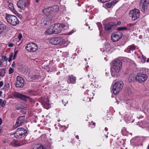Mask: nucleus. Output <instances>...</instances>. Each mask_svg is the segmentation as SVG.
I'll return each instance as SVG.
<instances>
[{
  "label": "nucleus",
  "mask_w": 149,
  "mask_h": 149,
  "mask_svg": "<svg viewBox=\"0 0 149 149\" xmlns=\"http://www.w3.org/2000/svg\"><path fill=\"white\" fill-rule=\"evenodd\" d=\"M42 104L44 108L48 109L49 105V100L48 98H46L42 101Z\"/></svg>",
  "instance_id": "aec40b11"
},
{
  "label": "nucleus",
  "mask_w": 149,
  "mask_h": 149,
  "mask_svg": "<svg viewBox=\"0 0 149 149\" xmlns=\"http://www.w3.org/2000/svg\"><path fill=\"white\" fill-rule=\"evenodd\" d=\"M52 19V17L51 15H46L41 19V23L42 25L45 26L49 23Z\"/></svg>",
  "instance_id": "6e6552de"
},
{
  "label": "nucleus",
  "mask_w": 149,
  "mask_h": 149,
  "mask_svg": "<svg viewBox=\"0 0 149 149\" xmlns=\"http://www.w3.org/2000/svg\"><path fill=\"white\" fill-rule=\"evenodd\" d=\"M112 6L111 4V3L108 2V3H107L106 4V6L107 7L109 8H111V7Z\"/></svg>",
  "instance_id": "2f4dec72"
},
{
  "label": "nucleus",
  "mask_w": 149,
  "mask_h": 149,
  "mask_svg": "<svg viewBox=\"0 0 149 149\" xmlns=\"http://www.w3.org/2000/svg\"><path fill=\"white\" fill-rule=\"evenodd\" d=\"M24 0H19L17 3V7L21 10H24L26 6V3H23Z\"/></svg>",
  "instance_id": "dca6fc26"
},
{
  "label": "nucleus",
  "mask_w": 149,
  "mask_h": 149,
  "mask_svg": "<svg viewBox=\"0 0 149 149\" xmlns=\"http://www.w3.org/2000/svg\"><path fill=\"white\" fill-rule=\"evenodd\" d=\"M2 120L1 118H0V125H1L2 123Z\"/></svg>",
  "instance_id": "de8ad7c7"
},
{
  "label": "nucleus",
  "mask_w": 149,
  "mask_h": 149,
  "mask_svg": "<svg viewBox=\"0 0 149 149\" xmlns=\"http://www.w3.org/2000/svg\"><path fill=\"white\" fill-rule=\"evenodd\" d=\"M11 61H12V58H9V59H8V61L9 62H11Z\"/></svg>",
  "instance_id": "09e8293b"
},
{
  "label": "nucleus",
  "mask_w": 149,
  "mask_h": 149,
  "mask_svg": "<svg viewBox=\"0 0 149 149\" xmlns=\"http://www.w3.org/2000/svg\"><path fill=\"white\" fill-rule=\"evenodd\" d=\"M127 29V28L126 27H120L117 29V30L119 31H122L123 30H126Z\"/></svg>",
  "instance_id": "c756f323"
},
{
  "label": "nucleus",
  "mask_w": 149,
  "mask_h": 149,
  "mask_svg": "<svg viewBox=\"0 0 149 149\" xmlns=\"http://www.w3.org/2000/svg\"><path fill=\"white\" fill-rule=\"evenodd\" d=\"M6 26L2 22L0 21V34L6 29Z\"/></svg>",
  "instance_id": "412c9836"
},
{
  "label": "nucleus",
  "mask_w": 149,
  "mask_h": 149,
  "mask_svg": "<svg viewBox=\"0 0 149 149\" xmlns=\"http://www.w3.org/2000/svg\"><path fill=\"white\" fill-rule=\"evenodd\" d=\"M2 62L1 59H0V65H2Z\"/></svg>",
  "instance_id": "3c124183"
},
{
  "label": "nucleus",
  "mask_w": 149,
  "mask_h": 149,
  "mask_svg": "<svg viewBox=\"0 0 149 149\" xmlns=\"http://www.w3.org/2000/svg\"><path fill=\"white\" fill-rule=\"evenodd\" d=\"M114 28V25L113 23H109L107 24L104 26L105 30L108 31H110L111 30H113Z\"/></svg>",
  "instance_id": "f3484780"
},
{
  "label": "nucleus",
  "mask_w": 149,
  "mask_h": 149,
  "mask_svg": "<svg viewBox=\"0 0 149 149\" xmlns=\"http://www.w3.org/2000/svg\"><path fill=\"white\" fill-rule=\"evenodd\" d=\"M2 130V127L1 126L0 127V133L1 132Z\"/></svg>",
  "instance_id": "864d4df0"
},
{
  "label": "nucleus",
  "mask_w": 149,
  "mask_h": 149,
  "mask_svg": "<svg viewBox=\"0 0 149 149\" xmlns=\"http://www.w3.org/2000/svg\"><path fill=\"white\" fill-rule=\"evenodd\" d=\"M22 37V34L21 33H20L18 36V38L19 40H20Z\"/></svg>",
  "instance_id": "58836bf2"
},
{
  "label": "nucleus",
  "mask_w": 149,
  "mask_h": 149,
  "mask_svg": "<svg viewBox=\"0 0 149 149\" xmlns=\"http://www.w3.org/2000/svg\"><path fill=\"white\" fill-rule=\"evenodd\" d=\"M106 137L107 138V136H106Z\"/></svg>",
  "instance_id": "69168bd1"
},
{
  "label": "nucleus",
  "mask_w": 149,
  "mask_h": 149,
  "mask_svg": "<svg viewBox=\"0 0 149 149\" xmlns=\"http://www.w3.org/2000/svg\"><path fill=\"white\" fill-rule=\"evenodd\" d=\"M13 45L14 44L13 43H10L8 44V46L9 47H12L13 46Z\"/></svg>",
  "instance_id": "a19ab883"
},
{
  "label": "nucleus",
  "mask_w": 149,
  "mask_h": 149,
  "mask_svg": "<svg viewBox=\"0 0 149 149\" xmlns=\"http://www.w3.org/2000/svg\"><path fill=\"white\" fill-rule=\"evenodd\" d=\"M147 62H149V60H147Z\"/></svg>",
  "instance_id": "680f3d73"
},
{
  "label": "nucleus",
  "mask_w": 149,
  "mask_h": 149,
  "mask_svg": "<svg viewBox=\"0 0 149 149\" xmlns=\"http://www.w3.org/2000/svg\"><path fill=\"white\" fill-rule=\"evenodd\" d=\"M6 102V100H4L3 101H2L0 104L2 107H3L5 106Z\"/></svg>",
  "instance_id": "7c9ffc66"
},
{
  "label": "nucleus",
  "mask_w": 149,
  "mask_h": 149,
  "mask_svg": "<svg viewBox=\"0 0 149 149\" xmlns=\"http://www.w3.org/2000/svg\"><path fill=\"white\" fill-rule=\"evenodd\" d=\"M117 1H116L114 0L113 1H112L111 2V3L112 5V6L114 5L117 3Z\"/></svg>",
  "instance_id": "4c0bfd02"
},
{
  "label": "nucleus",
  "mask_w": 149,
  "mask_h": 149,
  "mask_svg": "<svg viewBox=\"0 0 149 149\" xmlns=\"http://www.w3.org/2000/svg\"><path fill=\"white\" fill-rule=\"evenodd\" d=\"M64 41V40L63 39L60 37H57L54 38L50 39L49 40V42L50 43L53 45H56L59 44L60 45L62 44L61 42H63Z\"/></svg>",
  "instance_id": "1a4fd4ad"
},
{
  "label": "nucleus",
  "mask_w": 149,
  "mask_h": 149,
  "mask_svg": "<svg viewBox=\"0 0 149 149\" xmlns=\"http://www.w3.org/2000/svg\"><path fill=\"white\" fill-rule=\"evenodd\" d=\"M122 33L120 32H117L113 34L111 37V40L113 42H116L121 38Z\"/></svg>",
  "instance_id": "4468645a"
},
{
  "label": "nucleus",
  "mask_w": 149,
  "mask_h": 149,
  "mask_svg": "<svg viewBox=\"0 0 149 149\" xmlns=\"http://www.w3.org/2000/svg\"><path fill=\"white\" fill-rule=\"evenodd\" d=\"M2 58L3 61H6L8 60V58L6 56H2Z\"/></svg>",
  "instance_id": "473e14b6"
},
{
  "label": "nucleus",
  "mask_w": 149,
  "mask_h": 149,
  "mask_svg": "<svg viewBox=\"0 0 149 149\" xmlns=\"http://www.w3.org/2000/svg\"><path fill=\"white\" fill-rule=\"evenodd\" d=\"M60 26L61 24H60L55 25L53 27L54 34H57L61 32L62 29V28L60 27Z\"/></svg>",
  "instance_id": "2eb2a0df"
},
{
  "label": "nucleus",
  "mask_w": 149,
  "mask_h": 149,
  "mask_svg": "<svg viewBox=\"0 0 149 149\" xmlns=\"http://www.w3.org/2000/svg\"><path fill=\"white\" fill-rule=\"evenodd\" d=\"M9 8L11 9L12 10L14 8L13 5L12 3H10L8 5Z\"/></svg>",
  "instance_id": "f704fd0d"
},
{
  "label": "nucleus",
  "mask_w": 149,
  "mask_h": 149,
  "mask_svg": "<svg viewBox=\"0 0 149 149\" xmlns=\"http://www.w3.org/2000/svg\"><path fill=\"white\" fill-rule=\"evenodd\" d=\"M149 0H141L140 3V6L141 11L144 12L147 9L149 4Z\"/></svg>",
  "instance_id": "9d476101"
},
{
  "label": "nucleus",
  "mask_w": 149,
  "mask_h": 149,
  "mask_svg": "<svg viewBox=\"0 0 149 149\" xmlns=\"http://www.w3.org/2000/svg\"><path fill=\"white\" fill-rule=\"evenodd\" d=\"M134 80H136L135 79V77L134 74H131L129 77L128 78V81L130 82H131Z\"/></svg>",
  "instance_id": "bb28decb"
},
{
  "label": "nucleus",
  "mask_w": 149,
  "mask_h": 149,
  "mask_svg": "<svg viewBox=\"0 0 149 149\" xmlns=\"http://www.w3.org/2000/svg\"><path fill=\"white\" fill-rule=\"evenodd\" d=\"M76 77L73 76L72 75H69L68 76L67 81L68 82L74 84L76 82Z\"/></svg>",
  "instance_id": "a211bd4d"
},
{
  "label": "nucleus",
  "mask_w": 149,
  "mask_h": 149,
  "mask_svg": "<svg viewBox=\"0 0 149 149\" xmlns=\"http://www.w3.org/2000/svg\"><path fill=\"white\" fill-rule=\"evenodd\" d=\"M48 10L49 11H51L53 12H56L58 11L59 10V7L57 5L54 6L49 8L47 9H45L44 10Z\"/></svg>",
  "instance_id": "6ab92c4d"
},
{
  "label": "nucleus",
  "mask_w": 149,
  "mask_h": 149,
  "mask_svg": "<svg viewBox=\"0 0 149 149\" xmlns=\"http://www.w3.org/2000/svg\"><path fill=\"white\" fill-rule=\"evenodd\" d=\"M130 26H132L134 25V24H129Z\"/></svg>",
  "instance_id": "603ef678"
},
{
  "label": "nucleus",
  "mask_w": 149,
  "mask_h": 149,
  "mask_svg": "<svg viewBox=\"0 0 149 149\" xmlns=\"http://www.w3.org/2000/svg\"><path fill=\"white\" fill-rule=\"evenodd\" d=\"M6 73V70L5 68L0 69V75L1 77L4 76Z\"/></svg>",
  "instance_id": "a878e982"
},
{
  "label": "nucleus",
  "mask_w": 149,
  "mask_h": 149,
  "mask_svg": "<svg viewBox=\"0 0 149 149\" xmlns=\"http://www.w3.org/2000/svg\"><path fill=\"white\" fill-rule=\"evenodd\" d=\"M36 1L37 3H38L39 2V0H36Z\"/></svg>",
  "instance_id": "13d9d810"
},
{
  "label": "nucleus",
  "mask_w": 149,
  "mask_h": 149,
  "mask_svg": "<svg viewBox=\"0 0 149 149\" xmlns=\"http://www.w3.org/2000/svg\"><path fill=\"white\" fill-rule=\"evenodd\" d=\"M34 77V79L33 80H35L36 79H38V76L37 75H35L33 77V78Z\"/></svg>",
  "instance_id": "ea45409f"
},
{
  "label": "nucleus",
  "mask_w": 149,
  "mask_h": 149,
  "mask_svg": "<svg viewBox=\"0 0 149 149\" xmlns=\"http://www.w3.org/2000/svg\"><path fill=\"white\" fill-rule=\"evenodd\" d=\"M13 96L17 97L23 100L26 101L28 99L29 101L31 103L33 104L35 103L34 100L32 98L26 95H23L22 94L17 92H15L13 93Z\"/></svg>",
  "instance_id": "7ed1b4c3"
},
{
  "label": "nucleus",
  "mask_w": 149,
  "mask_h": 149,
  "mask_svg": "<svg viewBox=\"0 0 149 149\" xmlns=\"http://www.w3.org/2000/svg\"><path fill=\"white\" fill-rule=\"evenodd\" d=\"M27 93L29 95H35L37 94V93L35 91L31 90H28Z\"/></svg>",
  "instance_id": "b1692460"
},
{
  "label": "nucleus",
  "mask_w": 149,
  "mask_h": 149,
  "mask_svg": "<svg viewBox=\"0 0 149 149\" xmlns=\"http://www.w3.org/2000/svg\"><path fill=\"white\" fill-rule=\"evenodd\" d=\"M142 59L144 60V61H145L146 59V57L143 55H142Z\"/></svg>",
  "instance_id": "79ce46f5"
},
{
  "label": "nucleus",
  "mask_w": 149,
  "mask_h": 149,
  "mask_svg": "<svg viewBox=\"0 0 149 149\" xmlns=\"http://www.w3.org/2000/svg\"><path fill=\"white\" fill-rule=\"evenodd\" d=\"M125 91V93L127 95H129L131 93V91L130 88H127L126 89Z\"/></svg>",
  "instance_id": "c85d7f7f"
},
{
  "label": "nucleus",
  "mask_w": 149,
  "mask_h": 149,
  "mask_svg": "<svg viewBox=\"0 0 149 149\" xmlns=\"http://www.w3.org/2000/svg\"><path fill=\"white\" fill-rule=\"evenodd\" d=\"M3 85V82L2 81H0V87H2Z\"/></svg>",
  "instance_id": "37998d69"
},
{
  "label": "nucleus",
  "mask_w": 149,
  "mask_h": 149,
  "mask_svg": "<svg viewBox=\"0 0 149 149\" xmlns=\"http://www.w3.org/2000/svg\"><path fill=\"white\" fill-rule=\"evenodd\" d=\"M16 79V87L19 88L23 87L24 82L23 78L22 77L18 76L17 77Z\"/></svg>",
  "instance_id": "f8f14e48"
},
{
  "label": "nucleus",
  "mask_w": 149,
  "mask_h": 149,
  "mask_svg": "<svg viewBox=\"0 0 149 149\" xmlns=\"http://www.w3.org/2000/svg\"><path fill=\"white\" fill-rule=\"evenodd\" d=\"M121 22H117V24L118 25H120L121 24Z\"/></svg>",
  "instance_id": "8fccbe9b"
},
{
  "label": "nucleus",
  "mask_w": 149,
  "mask_h": 149,
  "mask_svg": "<svg viewBox=\"0 0 149 149\" xmlns=\"http://www.w3.org/2000/svg\"><path fill=\"white\" fill-rule=\"evenodd\" d=\"M17 120L16 123L14 125V127L15 128L24 123L26 121V118L24 116H21L18 118Z\"/></svg>",
  "instance_id": "ddd939ff"
},
{
  "label": "nucleus",
  "mask_w": 149,
  "mask_h": 149,
  "mask_svg": "<svg viewBox=\"0 0 149 149\" xmlns=\"http://www.w3.org/2000/svg\"><path fill=\"white\" fill-rule=\"evenodd\" d=\"M89 29H90L91 30V29H90V26H89Z\"/></svg>",
  "instance_id": "e2e57ef3"
},
{
  "label": "nucleus",
  "mask_w": 149,
  "mask_h": 149,
  "mask_svg": "<svg viewBox=\"0 0 149 149\" xmlns=\"http://www.w3.org/2000/svg\"><path fill=\"white\" fill-rule=\"evenodd\" d=\"M37 48V45L36 44L31 43L27 44L25 48L28 52H33L35 51Z\"/></svg>",
  "instance_id": "0eeeda50"
},
{
  "label": "nucleus",
  "mask_w": 149,
  "mask_h": 149,
  "mask_svg": "<svg viewBox=\"0 0 149 149\" xmlns=\"http://www.w3.org/2000/svg\"><path fill=\"white\" fill-rule=\"evenodd\" d=\"M66 102H64L63 100H62V102L63 103V104H64V105L65 106L66 104H67L68 102V101H67L66 100Z\"/></svg>",
  "instance_id": "c03bdc74"
},
{
  "label": "nucleus",
  "mask_w": 149,
  "mask_h": 149,
  "mask_svg": "<svg viewBox=\"0 0 149 149\" xmlns=\"http://www.w3.org/2000/svg\"><path fill=\"white\" fill-rule=\"evenodd\" d=\"M105 130L106 131H107L108 130V129L107 128L105 127Z\"/></svg>",
  "instance_id": "6e6d98bb"
},
{
  "label": "nucleus",
  "mask_w": 149,
  "mask_h": 149,
  "mask_svg": "<svg viewBox=\"0 0 149 149\" xmlns=\"http://www.w3.org/2000/svg\"><path fill=\"white\" fill-rule=\"evenodd\" d=\"M5 19L9 24L15 26L19 24V21L15 16L9 14L6 15Z\"/></svg>",
  "instance_id": "f03ea898"
},
{
  "label": "nucleus",
  "mask_w": 149,
  "mask_h": 149,
  "mask_svg": "<svg viewBox=\"0 0 149 149\" xmlns=\"http://www.w3.org/2000/svg\"><path fill=\"white\" fill-rule=\"evenodd\" d=\"M2 93V92L1 91H0V96H1Z\"/></svg>",
  "instance_id": "5fc2aeb1"
},
{
  "label": "nucleus",
  "mask_w": 149,
  "mask_h": 149,
  "mask_svg": "<svg viewBox=\"0 0 149 149\" xmlns=\"http://www.w3.org/2000/svg\"><path fill=\"white\" fill-rule=\"evenodd\" d=\"M33 149H47V148L42 145L38 144L34 146Z\"/></svg>",
  "instance_id": "393cba45"
},
{
  "label": "nucleus",
  "mask_w": 149,
  "mask_h": 149,
  "mask_svg": "<svg viewBox=\"0 0 149 149\" xmlns=\"http://www.w3.org/2000/svg\"><path fill=\"white\" fill-rule=\"evenodd\" d=\"M140 15L139 10L136 9L130 10L129 13L130 17L133 21H135L138 19Z\"/></svg>",
  "instance_id": "423d86ee"
},
{
  "label": "nucleus",
  "mask_w": 149,
  "mask_h": 149,
  "mask_svg": "<svg viewBox=\"0 0 149 149\" xmlns=\"http://www.w3.org/2000/svg\"><path fill=\"white\" fill-rule=\"evenodd\" d=\"M14 72V69L12 68H10L9 70V73L11 74L13 73Z\"/></svg>",
  "instance_id": "72a5a7b5"
},
{
  "label": "nucleus",
  "mask_w": 149,
  "mask_h": 149,
  "mask_svg": "<svg viewBox=\"0 0 149 149\" xmlns=\"http://www.w3.org/2000/svg\"><path fill=\"white\" fill-rule=\"evenodd\" d=\"M18 52V50H16V51H15V53H14V56H13V59H14L16 57Z\"/></svg>",
  "instance_id": "c9c22d12"
},
{
  "label": "nucleus",
  "mask_w": 149,
  "mask_h": 149,
  "mask_svg": "<svg viewBox=\"0 0 149 149\" xmlns=\"http://www.w3.org/2000/svg\"><path fill=\"white\" fill-rule=\"evenodd\" d=\"M46 33L48 34H54L53 27L51 26L49 29L46 30Z\"/></svg>",
  "instance_id": "5701e85b"
},
{
  "label": "nucleus",
  "mask_w": 149,
  "mask_h": 149,
  "mask_svg": "<svg viewBox=\"0 0 149 149\" xmlns=\"http://www.w3.org/2000/svg\"><path fill=\"white\" fill-rule=\"evenodd\" d=\"M49 12V13H52V12L51 11Z\"/></svg>",
  "instance_id": "0e129e2a"
},
{
  "label": "nucleus",
  "mask_w": 149,
  "mask_h": 149,
  "mask_svg": "<svg viewBox=\"0 0 149 149\" xmlns=\"http://www.w3.org/2000/svg\"><path fill=\"white\" fill-rule=\"evenodd\" d=\"M12 10V11L14 13H15V14L17 15V14H18L17 12V11L15 10V9L14 8L12 9V10Z\"/></svg>",
  "instance_id": "e433bc0d"
},
{
  "label": "nucleus",
  "mask_w": 149,
  "mask_h": 149,
  "mask_svg": "<svg viewBox=\"0 0 149 149\" xmlns=\"http://www.w3.org/2000/svg\"><path fill=\"white\" fill-rule=\"evenodd\" d=\"M19 17H22V16L21 15H19Z\"/></svg>",
  "instance_id": "052dcab7"
},
{
  "label": "nucleus",
  "mask_w": 149,
  "mask_h": 149,
  "mask_svg": "<svg viewBox=\"0 0 149 149\" xmlns=\"http://www.w3.org/2000/svg\"><path fill=\"white\" fill-rule=\"evenodd\" d=\"M27 132L26 130L22 128H18L14 133L15 137L19 139L24 137Z\"/></svg>",
  "instance_id": "39448f33"
},
{
  "label": "nucleus",
  "mask_w": 149,
  "mask_h": 149,
  "mask_svg": "<svg viewBox=\"0 0 149 149\" xmlns=\"http://www.w3.org/2000/svg\"><path fill=\"white\" fill-rule=\"evenodd\" d=\"M136 48V46L134 45H131L128 47L127 50L128 51V52L131 53V51H133L135 50Z\"/></svg>",
  "instance_id": "4be33fe9"
},
{
  "label": "nucleus",
  "mask_w": 149,
  "mask_h": 149,
  "mask_svg": "<svg viewBox=\"0 0 149 149\" xmlns=\"http://www.w3.org/2000/svg\"><path fill=\"white\" fill-rule=\"evenodd\" d=\"M122 66V63L120 60L116 59L113 61L111 68V74L112 76L115 77L120 71Z\"/></svg>",
  "instance_id": "f257e3e1"
},
{
  "label": "nucleus",
  "mask_w": 149,
  "mask_h": 149,
  "mask_svg": "<svg viewBox=\"0 0 149 149\" xmlns=\"http://www.w3.org/2000/svg\"><path fill=\"white\" fill-rule=\"evenodd\" d=\"M13 56V53H12L10 55V56L9 58H12Z\"/></svg>",
  "instance_id": "a18cd8bd"
},
{
  "label": "nucleus",
  "mask_w": 149,
  "mask_h": 149,
  "mask_svg": "<svg viewBox=\"0 0 149 149\" xmlns=\"http://www.w3.org/2000/svg\"><path fill=\"white\" fill-rule=\"evenodd\" d=\"M15 63L14 62H13L12 65V67H15Z\"/></svg>",
  "instance_id": "49530a36"
},
{
  "label": "nucleus",
  "mask_w": 149,
  "mask_h": 149,
  "mask_svg": "<svg viewBox=\"0 0 149 149\" xmlns=\"http://www.w3.org/2000/svg\"><path fill=\"white\" fill-rule=\"evenodd\" d=\"M15 145L16 146H21L25 144L23 141H15L14 142Z\"/></svg>",
  "instance_id": "cd10ccee"
},
{
  "label": "nucleus",
  "mask_w": 149,
  "mask_h": 149,
  "mask_svg": "<svg viewBox=\"0 0 149 149\" xmlns=\"http://www.w3.org/2000/svg\"><path fill=\"white\" fill-rule=\"evenodd\" d=\"M95 123H93V125H94V126H95Z\"/></svg>",
  "instance_id": "bf43d9fd"
},
{
  "label": "nucleus",
  "mask_w": 149,
  "mask_h": 149,
  "mask_svg": "<svg viewBox=\"0 0 149 149\" xmlns=\"http://www.w3.org/2000/svg\"><path fill=\"white\" fill-rule=\"evenodd\" d=\"M76 137L77 139H79V136H76Z\"/></svg>",
  "instance_id": "4d7b16f0"
},
{
  "label": "nucleus",
  "mask_w": 149,
  "mask_h": 149,
  "mask_svg": "<svg viewBox=\"0 0 149 149\" xmlns=\"http://www.w3.org/2000/svg\"><path fill=\"white\" fill-rule=\"evenodd\" d=\"M123 86V83L122 81H119L116 82L113 86V93L117 94L122 90Z\"/></svg>",
  "instance_id": "20e7f679"
},
{
  "label": "nucleus",
  "mask_w": 149,
  "mask_h": 149,
  "mask_svg": "<svg viewBox=\"0 0 149 149\" xmlns=\"http://www.w3.org/2000/svg\"><path fill=\"white\" fill-rule=\"evenodd\" d=\"M147 77V76L145 74L138 73L135 76V79L139 82H143L146 80Z\"/></svg>",
  "instance_id": "9b49d317"
}]
</instances>
